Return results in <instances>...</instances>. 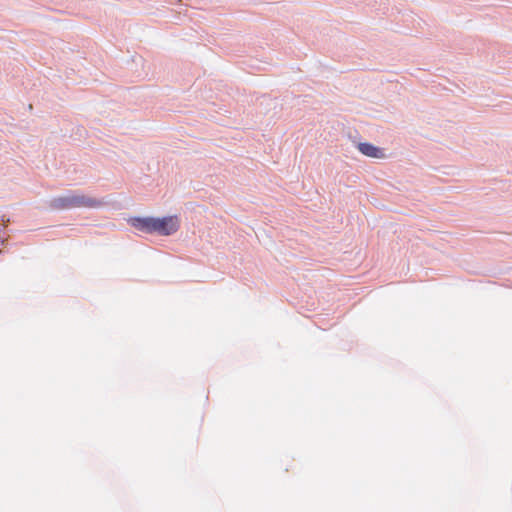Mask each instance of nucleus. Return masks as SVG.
<instances>
[{
	"instance_id": "1",
	"label": "nucleus",
	"mask_w": 512,
	"mask_h": 512,
	"mask_svg": "<svg viewBox=\"0 0 512 512\" xmlns=\"http://www.w3.org/2000/svg\"><path fill=\"white\" fill-rule=\"evenodd\" d=\"M102 201L74 191H69L65 195L54 197L49 202V207L53 210H69L74 208H98Z\"/></svg>"
},
{
	"instance_id": "2",
	"label": "nucleus",
	"mask_w": 512,
	"mask_h": 512,
	"mask_svg": "<svg viewBox=\"0 0 512 512\" xmlns=\"http://www.w3.org/2000/svg\"><path fill=\"white\" fill-rule=\"evenodd\" d=\"M180 227L179 218L174 216L154 217L153 233L169 236L178 231Z\"/></svg>"
},
{
	"instance_id": "3",
	"label": "nucleus",
	"mask_w": 512,
	"mask_h": 512,
	"mask_svg": "<svg viewBox=\"0 0 512 512\" xmlns=\"http://www.w3.org/2000/svg\"><path fill=\"white\" fill-rule=\"evenodd\" d=\"M128 222L138 231L153 234L154 217H132Z\"/></svg>"
},
{
	"instance_id": "4",
	"label": "nucleus",
	"mask_w": 512,
	"mask_h": 512,
	"mask_svg": "<svg viewBox=\"0 0 512 512\" xmlns=\"http://www.w3.org/2000/svg\"><path fill=\"white\" fill-rule=\"evenodd\" d=\"M357 147L363 155L371 158L381 159L385 156L383 150L372 143L361 142Z\"/></svg>"
}]
</instances>
